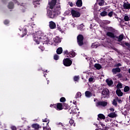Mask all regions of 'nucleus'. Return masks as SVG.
<instances>
[{"mask_svg": "<svg viewBox=\"0 0 130 130\" xmlns=\"http://www.w3.org/2000/svg\"><path fill=\"white\" fill-rule=\"evenodd\" d=\"M97 44H98V43L97 42L93 43L91 45L92 48H97V47H98V45H97Z\"/></svg>", "mask_w": 130, "mask_h": 130, "instance_id": "32", "label": "nucleus"}, {"mask_svg": "<svg viewBox=\"0 0 130 130\" xmlns=\"http://www.w3.org/2000/svg\"><path fill=\"white\" fill-rule=\"evenodd\" d=\"M85 96L87 98H90V97H91L92 96V93L89 91H85Z\"/></svg>", "mask_w": 130, "mask_h": 130, "instance_id": "19", "label": "nucleus"}, {"mask_svg": "<svg viewBox=\"0 0 130 130\" xmlns=\"http://www.w3.org/2000/svg\"><path fill=\"white\" fill-rule=\"evenodd\" d=\"M34 41L37 43V44H52V42L51 40H49L48 38L46 37V35H45L42 32L39 31L36 32L34 36Z\"/></svg>", "mask_w": 130, "mask_h": 130, "instance_id": "2", "label": "nucleus"}, {"mask_svg": "<svg viewBox=\"0 0 130 130\" xmlns=\"http://www.w3.org/2000/svg\"><path fill=\"white\" fill-rule=\"evenodd\" d=\"M117 88H118V89H122V84L120 83H118Z\"/></svg>", "mask_w": 130, "mask_h": 130, "instance_id": "35", "label": "nucleus"}, {"mask_svg": "<svg viewBox=\"0 0 130 130\" xmlns=\"http://www.w3.org/2000/svg\"><path fill=\"white\" fill-rule=\"evenodd\" d=\"M124 45H126V46H129V44L125 42L123 44H122V46H124Z\"/></svg>", "mask_w": 130, "mask_h": 130, "instance_id": "40", "label": "nucleus"}, {"mask_svg": "<svg viewBox=\"0 0 130 130\" xmlns=\"http://www.w3.org/2000/svg\"><path fill=\"white\" fill-rule=\"evenodd\" d=\"M14 1H15V0H13Z\"/></svg>", "mask_w": 130, "mask_h": 130, "instance_id": "62", "label": "nucleus"}, {"mask_svg": "<svg viewBox=\"0 0 130 130\" xmlns=\"http://www.w3.org/2000/svg\"><path fill=\"white\" fill-rule=\"evenodd\" d=\"M11 128L12 130H17V127L15 126H12Z\"/></svg>", "mask_w": 130, "mask_h": 130, "instance_id": "49", "label": "nucleus"}, {"mask_svg": "<svg viewBox=\"0 0 130 130\" xmlns=\"http://www.w3.org/2000/svg\"><path fill=\"white\" fill-rule=\"evenodd\" d=\"M108 103L106 101H100L96 103V107H99V108H100V107H105V106H107Z\"/></svg>", "mask_w": 130, "mask_h": 130, "instance_id": "4", "label": "nucleus"}, {"mask_svg": "<svg viewBox=\"0 0 130 130\" xmlns=\"http://www.w3.org/2000/svg\"><path fill=\"white\" fill-rule=\"evenodd\" d=\"M79 79V76H75L74 78V80L75 82H77V81H78Z\"/></svg>", "mask_w": 130, "mask_h": 130, "instance_id": "44", "label": "nucleus"}, {"mask_svg": "<svg viewBox=\"0 0 130 130\" xmlns=\"http://www.w3.org/2000/svg\"><path fill=\"white\" fill-rule=\"evenodd\" d=\"M44 77H46V75L45 74H44Z\"/></svg>", "mask_w": 130, "mask_h": 130, "instance_id": "61", "label": "nucleus"}, {"mask_svg": "<svg viewBox=\"0 0 130 130\" xmlns=\"http://www.w3.org/2000/svg\"><path fill=\"white\" fill-rule=\"evenodd\" d=\"M113 15V12L112 11L110 12L108 14V16H109V17H112Z\"/></svg>", "mask_w": 130, "mask_h": 130, "instance_id": "42", "label": "nucleus"}, {"mask_svg": "<svg viewBox=\"0 0 130 130\" xmlns=\"http://www.w3.org/2000/svg\"><path fill=\"white\" fill-rule=\"evenodd\" d=\"M94 68H95L96 70H101V69L102 68V66L99 63H96L94 64Z\"/></svg>", "mask_w": 130, "mask_h": 130, "instance_id": "24", "label": "nucleus"}, {"mask_svg": "<svg viewBox=\"0 0 130 130\" xmlns=\"http://www.w3.org/2000/svg\"><path fill=\"white\" fill-rule=\"evenodd\" d=\"M56 52L57 54H61L62 53V48H58L56 50Z\"/></svg>", "mask_w": 130, "mask_h": 130, "instance_id": "23", "label": "nucleus"}, {"mask_svg": "<svg viewBox=\"0 0 130 130\" xmlns=\"http://www.w3.org/2000/svg\"><path fill=\"white\" fill-rule=\"evenodd\" d=\"M108 30L109 31H113L114 29L112 27H109Z\"/></svg>", "mask_w": 130, "mask_h": 130, "instance_id": "52", "label": "nucleus"}, {"mask_svg": "<svg viewBox=\"0 0 130 130\" xmlns=\"http://www.w3.org/2000/svg\"><path fill=\"white\" fill-rule=\"evenodd\" d=\"M112 73H113V74H116V73H120V69L119 68L113 69Z\"/></svg>", "mask_w": 130, "mask_h": 130, "instance_id": "16", "label": "nucleus"}, {"mask_svg": "<svg viewBox=\"0 0 130 130\" xmlns=\"http://www.w3.org/2000/svg\"><path fill=\"white\" fill-rule=\"evenodd\" d=\"M83 5V3L82 2V0H78L76 2V6L79 7H82Z\"/></svg>", "mask_w": 130, "mask_h": 130, "instance_id": "20", "label": "nucleus"}, {"mask_svg": "<svg viewBox=\"0 0 130 130\" xmlns=\"http://www.w3.org/2000/svg\"><path fill=\"white\" fill-rule=\"evenodd\" d=\"M124 37V35L123 34L120 35L118 37V41L120 42L122 41V39H123V38Z\"/></svg>", "mask_w": 130, "mask_h": 130, "instance_id": "26", "label": "nucleus"}, {"mask_svg": "<svg viewBox=\"0 0 130 130\" xmlns=\"http://www.w3.org/2000/svg\"><path fill=\"white\" fill-rule=\"evenodd\" d=\"M99 118H98V120H100V119H105V116H104V115H103V114H99L98 115ZM99 118L100 119H99Z\"/></svg>", "mask_w": 130, "mask_h": 130, "instance_id": "21", "label": "nucleus"}, {"mask_svg": "<svg viewBox=\"0 0 130 130\" xmlns=\"http://www.w3.org/2000/svg\"><path fill=\"white\" fill-rule=\"evenodd\" d=\"M110 111H112V112H113L114 111V109L113 108H110Z\"/></svg>", "mask_w": 130, "mask_h": 130, "instance_id": "54", "label": "nucleus"}, {"mask_svg": "<svg viewBox=\"0 0 130 130\" xmlns=\"http://www.w3.org/2000/svg\"><path fill=\"white\" fill-rule=\"evenodd\" d=\"M100 124H101V126H102L103 130H106L107 128V125H106V124H104L101 122H100Z\"/></svg>", "mask_w": 130, "mask_h": 130, "instance_id": "27", "label": "nucleus"}, {"mask_svg": "<svg viewBox=\"0 0 130 130\" xmlns=\"http://www.w3.org/2000/svg\"><path fill=\"white\" fill-rule=\"evenodd\" d=\"M123 7L124 9H130V4H128V3H124L123 4Z\"/></svg>", "mask_w": 130, "mask_h": 130, "instance_id": "18", "label": "nucleus"}, {"mask_svg": "<svg viewBox=\"0 0 130 130\" xmlns=\"http://www.w3.org/2000/svg\"><path fill=\"white\" fill-rule=\"evenodd\" d=\"M124 91L125 92H128V91H129V87L125 86L124 88Z\"/></svg>", "mask_w": 130, "mask_h": 130, "instance_id": "37", "label": "nucleus"}, {"mask_svg": "<svg viewBox=\"0 0 130 130\" xmlns=\"http://www.w3.org/2000/svg\"><path fill=\"white\" fill-rule=\"evenodd\" d=\"M54 41L55 43H60V42H61V39L58 37H56L54 38Z\"/></svg>", "mask_w": 130, "mask_h": 130, "instance_id": "17", "label": "nucleus"}, {"mask_svg": "<svg viewBox=\"0 0 130 130\" xmlns=\"http://www.w3.org/2000/svg\"><path fill=\"white\" fill-rule=\"evenodd\" d=\"M50 107H54L57 110H62V105L61 103H58L57 105H51Z\"/></svg>", "mask_w": 130, "mask_h": 130, "instance_id": "7", "label": "nucleus"}, {"mask_svg": "<svg viewBox=\"0 0 130 130\" xmlns=\"http://www.w3.org/2000/svg\"><path fill=\"white\" fill-rule=\"evenodd\" d=\"M106 35L107 36H108V37H110V38H115L116 37L114 34L110 31H107L106 32Z\"/></svg>", "mask_w": 130, "mask_h": 130, "instance_id": "11", "label": "nucleus"}, {"mask_svg": "<svg viewBox=\"0 0 130 130\" xmlns=\"http://www.w3.org/2000/svg\"><path fill=\"white\" fill-rule=\"evenodd\" d=\"M106 82L109 86H112V85H113V81L110 79H106Z\"/></svg>", "mask_w": 130, "mask_h": 130, "instance_id": "14", "label": "nucleus"}, {"mask_svg": "<svg viewBox=\"0 0 130 130\" xmlns=\"http://www.w3.org/2000/svg\"><path fill=\"white\" fill-rule=\"evenodd\" d=\"M50 10L47 11V16L51 19H55L60 14V4L56 3V0H52L49 3Z\"/></svg>", "mask_w": 130, "mask_h": 130, "instance_id": "1", "label": "nucleus"}, {"mask_svg": "<svg viewBox=\"0 0 130 130\" xmlns=\"http://www.w3.org/2000/svg\"><path fill=\"white\" fill-rule=\"evenodd\" d=\"M63 63L65 67H71L72 63H73V61L69 58L64 59L63 60Z\"/></svg>", "mask_w": 130, "mask_h": 130, "instance_id": "3", "label": "nucleus"}, {"mask_svg": "<svg viewBox=\"0 0 130 130\" xmlns=\"http://www.w3.org/2000/svg\"><path fill=\"white\" fill-rule=\"evenodd\" d=\"M63 53H64V54H67L68 55L67 56V57H75V56H76V53L73 51H72L70 53H69V51H68V50H66L64 51Z\"/></svg>", "mask_w": 130, "mask_h": 130, "instance_id": "6", "label": "nucleus"}, {"mask_svg": "<svg viewBox=\"0 0 130 130\" xmlns=\"http://www.w3.org/2000/svg\"><path fill=\"white\" fill-rule=\"evenodd\" d=\"M108 116H109V117H111V118H114V117H117V114L115 112H112L109 114Z\"/></svg>", "mask_w": 130, "mask_h": 130, "instance_id": "13", "label": "nucleus"}, {"mask_svg": "<svg viewBox=\"0 0 130 130\" xmlns=\"http://www.w3.org/2000/svg\"><path fill=\"white\" fill-rule=\"evenodd\" d=\"M39 2H40V0H33V3L34 6H36L37 7L38 6H39L40 4Z\"/></svg>", "mask_w": 130, "mask_h": 130, "instance_id": "22", "label": "nucleus"}, {"mask_svg": "<svg viewBox=\"0 0 130 130\" xmlns=\"http://www.w3.org/2000/svg\"><path fill=\"white\" fill-rule=\"evenodd\" d=\"M60 102H65L66 98H64V97L61 98L60 99Z\"/></svg>", "mask_w": 130, "mask_h": 130, "instance_id": "43", "label": "nucleus"}, {"mask_svg": "<svg viewBox=\"0 0 130 130\" xmlns=\"http://www.w3.org/2000/svg\"><path fill=\"white\" fill-rule=\"evenodd\" d=\"M116 93L117 94V95L119 96V97H121V96H122L123 95V93L122 92H121V90L119 89H117L116 91Z\"/></svg>", "mask_w": 130, "mask_h": 130, "instance_id": "15", "label": "nucleus"}, {"mask_svg": "<svg viewBox=\"0 0 130 130\" xmlns=\"http://www.w3.org/2000/svg\"><path fill=\"white\" fill-rule=\"evenodd\" d=\"M70 6H71V7H73V3H71Z\"/></svg>", "mask_w": 130, "mask_h": 130, "instance_id": "59", "label": "nucleus"}, {"mask_svg": "<svg viewBox=\"0 0 130 130\" xmlns=\"http://www.w3.org/2000/svg\"><path fill=\"white\" fill-rule=\"evenodd\" d=\"M124 20L126 22H127V21H129V20H130V16L129 15H125V16L124 17Z\"/></svg>", "mask_w": 130, "mask_h": 130, "instance_id": "29", "label": "nucleus"}, {"mask_svg": "<svg viewBox=\"0 0 130 130\" xmlns=\"http://www.w3.org/2000/svg\"><path fill=\"white\" fill-rule=\"evenodd\" d=\"M10 23V21L9 20H5L4 24L5 25H8Z\"/></svg>", "mask_w": 130, "mask_h": 130, "instance_id": "48", "label": "nucleus"}, {"mask_svg": "<svg viewBox=\"0 0 130 130\" xmlns=\"http://www.w3.org/2000/svg\"><path fill=\"white\" fill-rule=\"evenodd\" d=\"M30 27H31V28H34V27H35V23H32L31 24V25H30Z\"/></svg>", "mask_w": 130, "mask_h": 130, "instance_id": "50", "label": "nucleus"}, {"mask_svg": "<svg viewBox=\"0 0 130 130\" xmlns=\"http://www.w3.org/2000/svg\"><path fill=\"white\" fill-rule=\"evenodd\" d=\"M72 25L73 26V27H75V26H76V25L75 24V23H73L72 24Z\"/></svg>", "mask_w": 130, "mask_h": 130, "instance_id": "58", "label": "nucleus"}, {"mask_svg": "<svg viewBox=\"0 0 130 130\" xmlns=\"http://www.w3.org/2000/svg\"><path fill=\"white\" fill-rule=\"evenodd\" d=\"M89 81L90 82H94V81H95V80L94 79V77H90V78H89Z\"/></svg>", "mask_w": 130, "mask_h": 130, "instance_id": "46", "label": "nucleus"}, {"mask_svg": "<svg viewBox=\"0 0 130 130\" xmlns=\"http://www.w3.org/2000/svg\"><path fill=\"white\" fill-rule=\"evenodd\" d=\"M39 48H40L42 51L44 50V47H43V46H41V47H39Z\"/></svg>", "mask_w": 130, "mask_h": 130, "instance_id": "51", "label": "nucleus"}, {"mask_svg": "<svg viewBox=\"0 0 130 130\" xmlns=\"http://www.w3.org/2000/svg\"><path fill=\"white\" fill-rule=\"evenodd\" d=\"M74 122H75V121L73 119H70L69 121V123L71 124V125H72V124H74Z\"/></svg>", "mask_w": 130, "mask_h": 130, "instance_id": "45", "label": "nucleus"}, {"mask_svg": "<svg viewBox=\"0 0 130 130\" xmlns=\"http://www.w3.org/2000/svg\"><path fill=\"white\" fill-rule=\"evenodd\" d=\"M104 0H101L99 3V6H104Z\"/></svg>", "mask_w": 130, "mask_h": 130, "instance_id": "36", "label": "nucleus"}, {"mask_svg": "<svg viewBox=\"0 0 130 130\" xmlns=\"http://www.w3.org/2000/svg\"><path fill=\"white\" fill-rule=\"evenodd\" d=\"M113 104L115 105V106H116V105H117V102L115 101V100H114L113 101Z\"/></svg>", "mask_w": 130, "mask_h": 130, "instance_id": "47", "label": "nucleus"}, {"mask_svg": "<svg viewBox=\"0 0 130 130\" xmlns=\"http://www.w3.org/2000/svg\"><path fill=\"white\" fill-rule=\"evenodd\" d=\"M33 127H35V128H39V125L37 124H35L32 125Z\"/></svg>", "mask_w": 130, "mask_h": 130, "instance_id": "39", "label": "nucleus"}, {"mask_svg": "<svg viewBox=\"0 0 130 130\" xmlns=\"http://www.w3.org/2000/svg\"><path fill=\"white\" fill-rule=\"evenodd\" d=\"M77 29L78 30H80V31H83V30H84V25H83V24L79 25L77 27Z\"/></svg>", "mask_w": 130, "mask_h": 130, "instance_id": "25", "label": "nucleus"}, {"mask_svg": "<svg viewBox=\"0 0 130 130\" xmlns=\"http://www.w3.org/2000/svg\"><path fill=\"white\" fill-rule=\"evenodd\" d=\"M100 15L102 16V17H105V16H107V12L103 11L101 13Z\"/></svg>", "mask_w": 130, "mask_h": 130, "instance_id": "31", "label": "nucleus"}, {"mask_svg": "<svg viewBox=\"0 0 130 130\" xmlns=\"http://www.w3.org/2000/svg\"><path fill=\"white\" fill-rule=\"evenodd\" d=\"M47 84H48L49 83V81H48V80L47 81Z\"/></svg>", "mask_w": 130, "mask_h": 130, "instance_id": "60", "label": "nucleus"}, {"mask_svg": "<svg viewBox=\"0 0 130 130\" xmlns=\"http://www.w3.org/2000/svg\"><path fill=\"white\" fill-rule=\"evenodd\" d=\"M64 16H68V15H70V10L66 11L64 13Z\"/></svg>", "mask_w": 130, "mask_h": 130, "instance_id": "41", "label": "nucleus"}, {"mask_svg": "<svg viewBox=\"0 0 130 130\" xmlns=\"http://www.w3.org/2000/svg\"><path fill=\"white\" fill-rule=\"evenodd\" d=\"M58 29L60 31V32H61V33H62V32H63V31H62V30H61V28L60 27H59L58 28Z\"/></svg>", "mask_w": 130, "mask_h": 130, "instance_id": "55", "label": "nucleus"}, {"mask_svg": "<svg viewBox=\"0 0 130 130\" xmlns=\"http://www.w3.org/2000/svg\"><path fill=\"white\" fill-rule=\"evenodd\" d=\"M83 40H84V37L82 35H79L77 37V42L79 46H82L83 44Z\"/></svg>", "mask_w": 130, "mask_h": 130, "instance_id": "5", "label": "nucleus"}, {"mask_svg": "<svg viewBox=\"0 0 130 130\" xmlns=\"http://www.w3.org/2000/svg\"><path fill=\"white\" fill-rule=\"evenodd\" d=\"M20 31H23V34L21 35V37H24L26 34H27V31L26 29L23 30V28H19Z\"/></svg>", "mask_w": 130, "mask_h": 130, "instance_id": "28", "label": "nucleus"}, {"mask_svg": "<svg viewBox=\"0 0 130 130\" xmlns=\"http://www.w3.org/2000/svg\"><path fill=\"white\" fill-rule=\"evenodd\" d=\"M8 8L10 9L14 8V4H13V3L10 2L9 3Z\"/></svg>", "mask_w": 130, "mask_h": 130, "instance_id": "30", "label": "nucleus"}, {"mask_svg": "<svg viewBox=\"0 0 130 130\" xmlns=\"http://www.w3.org/2000/svg\"><path fill=\"white\" fill-rule=\"evenodd\" d=\"M43 126H47L49 123V120L47 118L43 119Z\"/></svg>", "mask_w": 130, "mask_h": 130, "instance_id": "12", "label": "nucleus"}, {"mask_svg": "<svg viewBox=\"0 0 130 130\" xmlns=\"http://www.w3.org/2000/svg\"><path fill=\"white\" fill-rule=\"evenodd\" d=\"M102 94L104 98L108 97V95L109 94V90L107 88H104L103 90Z\"/></svg>", "mask_w": 130, "mask_h": 130, "instance_id": "8", "label": "nucleus"}, {"mask_svg": "<svg viewBox=\"0 0 130 130\" xmlns=\"http://www.w3.org/2000/svg\"><path fill=\"white\" fill-rule=\"evenodd\" d=\"M49 26L51 29H55L56 28V24L53 21H50L49 22Z\"/></svg>", "mask_w": 130, "mask_h": 130, "instance_id": "10", "label": "nucleus"}, {"mask_svg": "<svg viewBox=\"0 0 130 130\" xmlns=\"http://www.w3.org/2000/svg\"><path fill=\"white\" fill-rule=\"evenodd\" d=\"M121 64H120V63H118L116 64V67H121Z\"/></svg>", "mask_w": 130, "mask_h": 130, "instance_id": "53", "label": "nucleus"}, {"mask_svg": "<svg viewBox=\"0 0 130 130\" xmlns=\"http://www.w3.org/2000/svg\"><path fill=\"white\" fill-rule=\"evenodd\" d=\"M117 102H118L119 103H121V100L118 99V100H117Z\"/></svg>", "mask_w": 130, "mask_h": 130, "instance_id": "56", "label": "nucleus"}, {"mask_svg": "<svg viewBox=\"0 0 130 130\" xmlns=\"http://www.w3.org/2000/svg\"><path fill=\"white\" fill-rule=\"evenodd\" d=\"M93 124L96 126V127H98V124L94 123Z\"/></svg>", "mask_w": 130, "mask_h": 130, "instance_id": "57", "label": "nucleus"}, {"mask_svg": "<svg viewBox=\"0 0 130 130\" xmlns=\"http://www.w3.org/2000/svg\"><path fill=\"white\" fill-rule=\"evenodd\" d=\"M71 13L73 17H75V18H79V17L81 16V14L79 13V12L76 11L74 10H72L71 11Z\"/></svg>", "mask_w": 130, "mask_h": 130, "instance_id": "9", "label": "nucleus"}, {"mask_svg": "<svg viewBox=\"0 0 130 130\" xmlns=\"http://www.w3.org/2000/svg\"><path fill=\"white\" fill-rule=\"evenodd\" d=\"M43 128L44 130H51L50 127H49V125L43 126Z\"/></svg>", "mask_w": 130, "mask_h": 130, "instance_id": "34", "label": "nucleus"}, {"mask_svg": "<svg viewBox=\"0 0 130 130\" xmlns=\"http://www.w3.org/2000/svg\"><path fill=\"white\" fill-rule=\"evenodd\" d=\"M58 58H59V56H58V55H55L54 56V59H55V60H57Z\"/></svg>", "mask_w": 130, "mask_h": 130, "instance_id": "38", "label": "nucleus"}, {"mask_svg": "<svg viewBox=\"0 0 130 130\" xmlns=\"http://www.w3.org/2000/svg\"><path fill=\"white\" fill-rule=\"evenodd\" d=\"M81 96H82V93H81V92H78L76 94V98H80V97H81Z\"/></svg>", "mask_w": 130, "mask_h": 130, "instance_id": "33", "label": "nucleus"}]
</instances>
